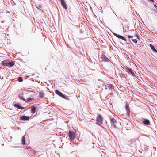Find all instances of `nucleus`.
Instances as JSON below:
<instances>
[{
	"label": "nucleus",
	"instance_id": "nucleus-9",
	"mask_svg": "<svg viewBox=\"0 0 157 157\" xmlns=\"http://www.w3.org/2000/svg\"><path fill=\"white\" fill-rule=\"evenodd\" d=\"M142 121L144 124L147 125H149L150 124V121L147 119L145 118H143L142 119Z\"/></svg>",
	"mask_w": 157,
	"mask_h": 157
},
{
	"label": "nucleus",
	"instance_id": "nucleus-4",
	"mask_svg": "<svg viewBox=\"0 0 157 157\" xmlns=\"http://www.w3.org/2000/svg\"><path fill=\"white\" fill-rule=\"evenodd\" d=\"M112 33L115 36L118 37V38H120L124 41H126V39L123 36L117 34L114 32H112Z\"/></svg>",
	"mask_w": 157,
	"mask_h": 157
},
{
	"label": "nucleus",
	"instance_id": "nucleus-25",
	"mask_svg": "<svg viewBox=\"0 0 157 157\" xmlns=\"http://www.w3.org/2000/svg\"><path fill=\"white\" fill-rule=\"evenodd\" d=\"M137 38H139V36L138 35H137Z\"/></svg>",
	"mask_w": 157,
	"mask_h": 157
},
{
	"label": "nucleus",
	"instance_id": "nucleus-13",
	"mask_svg": "<svg viewBox=\"0 0 157 157\" xmlns=\"http://www.w3.org/2000/svg\"><path fill=\"white\" fill-rule=\"evenodd\" d=\"M14 106L15 107L19 109H24L25 108L24 107H22L20 105L18 104H14Z\"/></svg>",
	"mask_w": 157,
	"mask_h": 157
},
{
	"label": "nucleus",
	"instance_id": "nucleus-12",
	"mask_svg": "<svg viewBox=\"0 0 157 157\" xmlns=\"http://www.w3.org/2000/svg\"><path fill=\"white\" fill-rule=\"evenodd\" d=\"M7 66H10V67L13 66L14 64V63L13 61L9 62L8 63L7 62Z\"/></svg>",
	"mask_w": 157,
	"mask_h": 157
},
{
	"label": "nucleus",
	"instance_id": "nucleus-14",
	"mask_svg": "<svg viewBox=\"0 0 157 157\" xmlns=\"http://www.w3.org/2000/svg\"><path fill=\"white\" fill-rule=\"evenodd\" d=\"M150 47L151 49L155 52L157 53V50L155 48L154 46H153L152 44H150Z\"/></svg>",
	"mask_w": 157,
	"mask_h": 157
},
{
	"label": "nucleus",
	"instance_id": "nucleus-19",
	"mask_svg": "<svg viewBox=\"0 0 157 157\" xmlns=\"http://www.w3.org/2000/svg\"><path fill=\"white\" fill-rule=\"evenodd\" d=\"M6 62H7L6 61ZM2 64L3 66H7V62H5L4 61H2L1 63Z\"/></svg>",
	"mask_w": 157,
	"mask_h": 157
},
{
	"label": "nucleus",
	"instance_id": "nucleus-18",
	"mask_svg": "<svg viewBox=\"0 0 157 157\" xmlns=\"http://www.w3.org/2000/svg\"><path fill=\"white\" fill-rule=\"evenodd\" d=\"M23 94H20L19 95V97H20L21 99H22L24 101H25V99L24 98V97H23Z\"/></svg>",
	"mask_w": 157,
	"mask_h": 157
},
{
	"label": "nucleus",
	"instance_id": "nucleus-17",
	"mask_svg": "<svg viewBox=\"0 0 157 157\" xmlns=\"http://www.w3.org/2000/svg\"><path fill=\"white\" fill-rule=\"evenodd\" d=\"M36 109V107L34 106H33L31 107V110L32 111V112L33 113H34L35 112V110Z\"/></svg>",
	"mask_w": 157,
	"mask_h": 157
},
{
	"label": "nucleus",
	"instance_id": "nucleus-16",
	"mask_svg": "<svg viewBox=\"0 0 157 157\" xmlns=\"http://www.w3.org/2000/svg\"><path fill=\"white\" fill-rule=\"evenodd\" d=\"M22 143L23 145L25 144V136H24L22 137Z\"/></svg>",
	"mask_w": 157,
	"mask_h": 157
},
{
	"label": "nucleus",
	"instance_id": "nucleus-11",
	"mask_svg": "<svg viewBox=\"0 0 157 157\" xmlns=\"http://www.w3.org/2000/svg\"><path fill=\"white\" fill-rule=\"evenodd\" d=\"M29 119V117L25 116H22L20 118V119L23 120H27Z\"/></svg>",
	"mask_w": 157,
	"mask_h": 157
},
{
	"label": "nucleus",
	"instance_id": "nucleus-24",
	"mask_svg": "<svg viewBox=\"0 0 157 157\" xmlns=\"http://www.w3.org/2000/svg\"><path fill=\"white\" fill-rule=\"evenodd\" d=\"M149 2H154V1L153 0H148Z\"/></svg>",
	"mask_w": 157,
	"mask_h": 157
},
{
	"label": "nucleus",
	"instance_id": "nucleus-10",
	"mask_svg": "<svg viewBox=\"0 0 157 157\" xmlns=\"http://www.w3.org/2000/svg\"><path fill=\"white\" fill-rule=\"evenodd\" d=\"M126 70L127 71V72H128V73H130L133 76H135V74L133 72V71L130 68L127 67L126 68Z\"/></svg>",
	"mask_w": 157,
	"mask_h": 157
},
{
	"label": "nucleus",
	"instance_id": "nucleus-26",
	"mask_svg": "<svg viewBox=\"0 0 157 157\" xmlns=\"http://www.w3.org/2000/svg\"><path fill=\"white\" fill-rule=\"evenodd\" d=\"M128 41L130 42V40H128Z\"/></svg>",
	"mask_w": 157,
	"mask_h": 157
},
{
	"label": "nucleus",
	"instance_id": "nucleus-15",
	"mask_svg": "<svg viewBox=\"0 0 157 157\" xmlns=\"http://www.w3.org/2000/svg\"><path fill=\"white\" fill-rule=\"evenodd\" d=\"M45 94L43 92H39V97L40 98H43L45 96Z\"/></svg>",
	"mask_w": 157,
	"mask_h": 157
},
{
	"label": "nucleus",
	"instance_id": "nucleus-1",
	"mask_svg": "<svg viewBox=\"0 0 157 157\" xmlns=\"http://www.w3.org/2000/svg\"><path fill=\"white\" fill-rule=\"evenodd\" d=\"M103 118L101 115L98 114L97 118L96 124L100 125V124L102 123Z\"/></svg>",
	"mask_w": 157,
	"mask_h": 157
},
{
	"label": "nucleus",
	"instance_id": "nucleus-5",
	"mask_svg": "<svg viewBox=\"0 0 157 157\" xmlns=\"http://www.w3.org/2000/svg\"><path fill=\"white\" fill-rule=\"evenodd\" d=\"M111 123L112 126L114 127V128H116L117 126L116 124L117 123V121L116 119L114 118H112L111 119Z\"/></svg>",
	"mask_w": 157,
	"mask_h": 157
},
{
	"label": "nucleus",
	"instance_id": "nucleus-7",
	"mask_svg": "<svg viewBox=\"0 0 157 157\" xmlns=\"http://www.w3.org/2000/svg\"><path fill=\"white\" fill-rule=\"evenodd\" d=\"M125 107L127 115L129 117L130 116V110L129 106L127 104L126 105Z\"/></svg>",
	"mask_w": 157,
	"mask_h": 157
},
{
	"label": "nucleus",
	"instance_id": "nucleus-23",
	"mask_svg": "<svg viewBox=\"0 0 157 157\" xmlns=\"http://www.w3.org/2000/svg\"><path fill=\"white\" fill-rule=\"evenodd\" d=\"M128 38H132L133 37V36H132L128 35Z\"/></svg>",
	"mask_w": 157,
	"mask_h": 157
},
{
	"label": "nucleus",
	"instance_id": "nucleus-8",
	"mask_svg": "<svg viewBox=\"0 0 157 157\" xmlns=\"http://www.w3.org/2000/svg\"><path fill=\"white\" fill-rule=\"evenodd\" d=\"M61 4L62 6L65 9H67V4L65 2L64 0H60Z\"/></svg>",
	"mask_w": 157,
	"mask_h": 157
},
{
	"label": "nucleus",
	"instance_id": "nucleus-2",
	"mask_svg": "<svg viewBox=\"0 0 157 157\" xmlns=\"http://www.w3.org/2000/svg\"><path fill=\"white\" fill-rule=\"evenodd\" d=\"M55 92L56 94L59 95L60 97H62L64 99H66V97H67L59 91L57 90H55Z\"/></svg>",
	"mask_w": 157,
	"mask_h": 157
},
{
	"label": "nucleus",
	"instance_id": "nucleus-6",
	"mask_svg": "<svg viewBox=\"0 0 157 157\" xmlns=\"http://www.w3.org/2000/svg\"><path fill=\"white\" fill-rule=\"evenodd\" d=\"M101 58L104 61L109 62L110 61L109 59L105 55H101Z\"/></svg>",
	"mask_w": 157,
	"mask_h": 157
},
{
	"label": "nucleus",
	"instance_id": "nucleus-20",
	"mask_svg": "<svg viewBox=\"0 0 157 157\" xmlns=\"http://www.w3.org/2000/svg\"><path fill=\"white\" fill-rule=\"evenodd\" d=\"M131 40L133 42L135 43H137V40L136 39H132Z\"/></svg>",
	"mask_w": 157,
	"mask_h": 157
},
{
	"label": "nucleus",
	"instance_id": "nucleus-3",
	"mask_svg": "<svg viewBox=\"0 0 157 157\" xmlns=\"http://www.w3.org/2000/svg\"><path fill=\"white\" fill-rule=\"evenodd\" d=\"M69 136L70 139L71 140H73L75 137L74 132L71 131H69Z\"/></svg>",
	"mask_w": 157,
	"mask_h": 157
},
{
	"label": "nucleus",
	"instance_id": "nucleus-22",
	"mask_svg": "<svg viewBox=\"0 0 157 157\" xmlns=\"http://www.w3.org/2000/svg\"><path fill=\"white\" fill-rule=\"evenodd\" d=\"M33 99V98H29L27 99V101L29 102H30V101Z\"/></svg>",
	"mask_w": 157,
	"mask_h": 157
},
{
	"label": "nucleus",
	"instance_id": "nucleus-21",
	"mask_svg": "<svg viewBox=\"0 0 157 157\" xmlns=\"http://www.w3.org/2000/svg\"><path fill=\"white\" fill-rule=\"evenodd\" d=\"M18 80L20 82H22L23 81V79L22 78V77H20L18 79Z\"/></svg>",
	"mask_w": 157,
	"mask_h": 157
}]
</instances>
